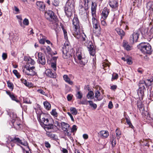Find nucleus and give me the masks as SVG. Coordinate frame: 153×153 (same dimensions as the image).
<instances>
[{
    "mask_svg": "<svg viewBox=\"0 0 153 153\" xmlns=\"http://www.w3.org/2000/svg\"><path fill=\"white\" fill-rule=\"evenodd\" d=\"M55 126H60V124L57 121H55L54 122Z\"/></svg>",
    "mask_w": 153,
    "mask_h": 153,
    "instance_id": "nucleus-63",
    "label": "nucleus"
},
{
    "mask_svg": "<svg viewBox=\"0 0 153 153\" xmlns=\"http://www.w3.org/2000/svg\"><path fill=\"white\" fill-rule=\"evenodd\" d=\"M94 93L92 91H90L88 93L87 95V97L88 99H93L94 98L93 96Z\"/></svg>",
    "mask_w": 153,
    "mask_h": 153,
    "instance_id": "nucleus-28",
    "label": "nucleus"
},
{
    "mask_svg": "<svg viewBox=\"0 0 153 153\" xmlns=\"http://www.w3.org/2000/svg\"><path fill=\"white\" fill-rule=\"evenodd\" d=\"M7 56L6 53H3L2 55V59L4 60H5L7 58Z\"/></svg>",
    "mask_w": 153,
    "mask_h": 153,
    "instance_id": "nucleus-59",
    "label": "nucleus"
},
{
    "mask_svg": "<svg viewBox=\"0 0 153 153\" xmlns=\"http://www.w3.org/2000/svg\"><path fill=\"white\" fill-rule=\"evenodd\" d=\"M35 63V62L31 58H30L28 59L27 63L25 66H27L29 67L30 66V67H35L34 66V65Z\"/></svg>",
    "mask_w": 153,
    "mask_h": 153,
    "instance_id": "nucleus-23",
    "label": "nucleus"
},
{
    "mask_svg": "<svg viewBox=\"0 0 153 153\" xmlns=\"http://www.w3.org/2000/svg\"><path fill=\"white\" fill-rule=\"evenodd\" d=\"M7 84L8 85V87L10 88V89H13V84L10 82V81H8L7 82Z\"/></svg>",
    "mask_w": 153,
    "mask_h": 153,
    "instance_id": "nucleus-50",
    "label": "nucleus"
},
{
    "mask_svg": "<svg viewBox=\"0 0 153 153\" xmlns=\"http://www.w3.org/2000/svg\"><path fill=\"white\" fill-rule=\"evenodd\" d=\"M59 1L58 0H54L53 2V4L56 6H57L59 5Z\"/></svg>",
    "mask_w": 153,
    "mask_h": 153,
    "instance_id": "nucleus-44",
    "label": "nucleus"
},
{
    "mask_svg": "<svg viewBox=\"0 0 153 153\" xmlns=\"http://www.w3.org/2000/svg\"><path fill=\"white\" fill-rule=\"evenodd\" d=\"M63 78L65 81L69 84L70 85H72L73 84V82L70 79L67 75H64Z\"/></svg>",
    "mask_w": 153,
    "mask_h": 153,
    "instance_id": "nucleus-24",
    "label": "nucleus"
},
{
    "mask_svg": "<svg viewBox=\"0 0 153 153\" xmlns=\"http://www.w3.org/2000/svg\"><path fill=\"white\" fill-rule=\"evenodd\" d=\"M6 93L9 95L12 100L15 101L18 103L19 102V100L17 99V97L13 93L9 91H7Z\"/></svg>",
    "mask_w": 153,
    "mask_h": 153,
    "instance_id": "nucleus-21",
    "label": "nucleus"
},
{
    "mask_svg": "<svg viewBox=\"0 0 153 153\" xmlns=\"http://www.w3.org/2000/svg\"><path fill=\"white\" fill-rule=\"evenodd\" d=\"M23 25L26 26L28 25L29 24L28 20L26 18H25L23 20Z\"/></svg>",
    "mask_w": 153,
    "mask_h": 153,
    "instance_id": "nucleus-42",
    "label": "nucleus"
},
{
    "mask_svg": "<svg viewBox=\"0 0 153 153\" xmlns=\"http://www.w3.org/2000/svg\"><path fill=\"white\" fill-rule=\"evenodd\" d=\"M88 103L89 105L91 107H92L94 109H95L97 107V105L94 103L92 101H88Z\"/></svg>",
    "mask_w": 153,
    "mask_h": 153,
    "instance_id": "nucleus-30",
    "label": "nucleus"
},
{
    "mask_svg": "<svg viewBox=\"0 0 153 153\" xmlns=\"http://www.w3.org/2000/svg\"><path fill=\"white\" fill-rule=\"evenodd\" d=\"M88 103V101H87L86 100H84L81 101L80 102V104L87 105Z\"/></svg>",
    "mask_w": 153,
    "mask_h": 153,
    "instance_id": "nucleus-51",
    "label": "nucleus"
},
{
    "mask_svg": "<svg viewBox=\"0 0 153 153\" xmlns=\"http://www.w3.org/2000/svg\"><path fill=\"white\" fill-rule=\"evenodd\" d=\"M87 48L89 50L90 54L93 56H94L95 53V51L94 46L91 42H89Z\"/></svg>",
    "mask_w": 153,
    "mask_h": 153,
    "instance_id": "nucleus-12",
    "label": "nucleus"
},
{
    "mask_svg": "<svg viewBox=\"0 0 153 153\" xmlns=\"http://www.w3.org/2000/svg\"><path fill=\"white\" fill-rule=\"evenodd\" d=\"M101 137L102 138H107L109 135L108 132L107 131L102 130L100 132Z\"/></svg>",
    "mask_w": 153,
    "mask_h": 153,
    "instance_id": "nucleus-20",
    "label": "nucleus"
},
{
    "mask_svg": "<svg viewBox=\"0 0 153 153\" xmlns=\"http://www.w3.org/2000/svg\"><path fill=\"white\" fill-rule=\"evenodd\" d=\"M25 85L29 88L33 87V85L32 83L30 82H27Z\"/></svg>",
    "mask_w": 153,
    "mask_h": 153,
    "instance_id": "nucleus-43",
    "label": "nucleus"
},
{
    "mask_svg": "<svg viewBox=\"0 0 153 153\" xmlns=\"http://www.w3.org/2000/svg\"><path fill=\"white\" fill-rule=\"evenodd\" d=\"M94 97L96 99H94L95 101H100L102 99V97L101 95L100 92L98 91H97L95 92Z\"/></svg>",
    "mask_w": 153,
    "mask_h": 153,
    "instance_id": "nucleus-19",
    "label": "nucleus"
},
{
    "mask_svg": "<svg viewBox=\"0 0 153 153\" xmlns=\"http://www.w3.org/2000/svg\"><path fill=\"white\" fill-rule=\"evenodd\" d=\"M79 63L82 65H85L87 62V60L84 58H82L81 60H79Z\"/></svg>",
    "mask_w": 153,
    "mask_h": 153,
    "instance_id": "nucleus-36",
    "label": "nucleus"
},
{
    "mask_svg": "<svg viewBox=\"0 0 153 153\" xmlns=\"http://www.w3.org/2000/svg\"><path fill=\"white\" fill-rule=\"evenodd\" d=\"M102 19V20L101 19V24L102 26L106 27L107 26V24L105 20V19Z\"/></svg>",
    "mask_w": 153,
    "mask_h": 153,
    "instance_id": "nucleus-47",
    "label": "nucleus"
},
{
    "mask_svg": "<svg viewBox=\"0 0 153 153\" xmlns=\"http://www.w3.org/2000/svg\"><path fill=\"white\" fill-rule=\"evenodd\" d=\"M96 11H91V14L92 16V18H96Z\"/></svg>",
    "mask_w": 153,
    "mask_h": 153,
    "instance_id": "nucleus-60",
    "label": "nucleus"
},
{
    "mask_svg": "<svg viewBox=\"0 0 153 153\" xmlns=\"http://www.w3.org/2000/svg\"><path fill=\"white\" fill-rule=\"evenodd\" d=\"M12 141L14 143H16L18 145H22L23 146H26L27 145V142L24 140H21L19 138L15 137Z\"/></svg>",
    "mask_w": 153,
    "mask_h": 153,
    "instance_id": "nucleus-13",
    "label": "nucleus"
},
{
    "mask_svg": "<svg viewBox=\"0 0 153 153\" xmlns=\"http://www.w3.org/2000/svg\"><path fill=\"white\" fill-rule=\"evenodd\" d=\"M71 113L74 115H76L77 113V111L75 108L71 107L70 108Z\"/></svg>",
    "mask_w": 153,
    "mask_h": 153,
    "instance_id": "nucleus-31",
    "label": "nucleus"
},
{
    "mask_svg": "<svg viewBox=\"0 0 153 153\" xmlns=\"http://www.w3.org/2000/svg\"><path fill=\"white\" fill-rule=\"evenodd\" d=\"M46 128H48V129H50L53 128V125L52 124H48L47 126H46Z\"/></svg>",
    "mask_w": 153,
    "mask_h": 153,
    "instance_id": "nucleus-56",
    "label": "nucleus"
},
{
    "mask_svg": "<svg viewBox=\"0 0 153 153\" xmlns=\"http://www.w3.org/2000/svg\"><path fill=\"white\" fill-rule=\"evenodd\" d=\"M75 2L73 0H68L67 2L65 9V14L68 17H70L74 10Z\"/></svg>",
    "mask_w": 153,
    "mask_h": 153,
    "instance_id": "nucleus-1",
    "label": "nucleus"
},
{
    "mask_svg": "<svg viewBox=\"0 0 153 153\" xmlns=\"http://www.w3.org/2000/svg\"><path fill=\"white\" fill-rule=\"evenodd\" d=\"M76 97L77 99H80L82 97V95L80 91H78L76 94Z\"/></svg>",
    "mask_w": 153,
    "mask_h": 153,
    "instance_id": "nucleus-37",
    "label": "nucleus"
},
{
    "mask_svg": "<svg viewBox=\"0 0 153 153\" xmlns=\"http://www.w3.org/2000/svg\"><path fill=\"white\" fill-rule=\"evenodd\" d=\"M123 46L127 51H128L131 49V46L128 44L126 41H124L123 42Z\"/></svg>",
    "mask_w": 153,
    "mask_h": 153,
    "instance_id": "nucleus-26",
    "label": "nucleus"
},
{
    "mask_svg": "<svg viewBox=\"0 0 153 153\" xmlns=\"http://www.w3.org/2000/svg\"><path fill=\"white\" fill-rule=\"evenodd\" d=\"M144 84L146 85V83L144 81H142V82H140L139 83L140 88L139 89V91H140V93L141 94V96H143L144 94V91L145 90Z\"/></svg>",
    "mask_w": 153,
    "mask_h": 153,
    "instance_id": "nucleus-11",
    "label": "nucleus"
},
{
    "mask_svg": "<svg viewBox=\"0 0 153 153\" xmlns=\"http://www.w3.org/2000/svg\"><path fill=\"white\" fill-rule=\"evenodd\" d=\"M96 6L93 5V3L92 2V6L91 7V11H96Z\"/></svg>",
    "mask_w": 153,
    "mask_h": 153,
    "instance_id": "nucleus-55",
    "label": "nucleus"
},
{
    "mask_svg": "<svg viewBox=\"0 0 153 153\" xmlns=\"http://www.w3.org/2000/svg\"><path fill=\"white\" fill-rule=\"evenodd\" d=\"M91 0H84V5L85 7H87L88 6V3Z\"/></svg>",
    "mask_w": 153,
    "mask_h": 153,
    "instance_id": "nucleus-54",
    "label": "nucleus"
},
{
    "mask_svg": "<svg viewBox=\"0 0 153 153\" xmlns=\"http://www.w3.org/2000/svg\"><path fill=\"white\" fill-rule=\"evenodd\" d=\"M138 47L140 51L144 54H150L152 51L151 45L147 43H141Z\"/></svg>",
    "mask_w": 153,
    "mask_h": 153,
    "instance_id": "nucleus-2",
    "label": "nucleus"
},
{
    "mask_svg": "<svg viewBox=\"0 0 153 153\" xmlns=\"http://www.w3.org/2000/svg\"><path fill=\"white\" fill-rule=\"evenodd\" d=\"M72 24L74 26L73 32L80 30L79 21L78 18L76 16L74 18L72 21Z\"/></svg>",
    "mask_w": 153,
    "mask_h": 153,
    "instance_id": "nucleus-7",
    "label": "nucleus"
},
{
    "mask_svg": "<svg viewBox=\"0 0 153 153\" xmlns=\"http://www.w3.org/2000/svg\"><path fill=\"white\" fill-rule=\"evenodd\" d=\"M67 99L68 101L71 100L72 99V97L71 95L68 94L67 97Z\"/></svg>",
    "mask_w": 153,
    "mask_h": 153,
    "instance_id": "nucleus-62",
    "label": "nucleus"
},
{
    "mask_svg": "<svg viewBox=\"0 0 153 153\" xmlns=\"http://www.w3.org/2000/svg\"><path fill=\"white\" fill-rule=\"evenodd\" d=\"M126 123L129 125V126L132 128H134V127L132 125L129 119L127 117H126Z\"/></svg>",
    "mask_w": 153,
    "mask_h": 153,
    "instance_id": "nucleus-34",
    "label": "nucleus"
},
{
    "mask_svg": "<svg viewBox=\"0 0 153 153\" xmlns=\"http://www.w3.org/2000/svg\"><path fill=\"white\" fill-rule=\"evenodd\" d=\"M48 121L49 120L48 119L46 118L45 121L44 122V124L45 125V126H47L48 125Z\"/></svg>",
    "mask_w": 153,
    "mask_h": 153,
    "instance_id": "nucleus-61",
    "label": "nucleus"
},
{
    "mask_svg": "<svg viewBox=\"0 0 153 153\" xmlns=\"http://www.w3.org/2000/svg\"><path fill=\"white\" fill-rule=\"evenodd\" d=\"M83 137L85 139H87L88 138V135L86 134L83 135Z\"/></svg>",
    "mask_w": 153,
    "mask_h": 153,
    "instance_id": "nucleus-64",
    "label": "nucleus"
},
{
    "mask_svg": "<svg viewBox=\"0 0 153 153\" xmlns=\"http://www.w3.org/2000/svg\"><path fill=\"white\" fill-rule=\"evenodd\" d=\"M37 91L38 93L43 95H45V92L42 89H40L37 90Z\"/></svg>",
    "mask_w": 153,
    "mask_h": 153,
    "instance_id": "nucleus-52",
    "label": "nucleus"
},
{
    "mask_svg": "<svg viewBox=\"0 0 153 153\" xmlns=\"http://www.w3.org/2000/svg\"><path fill=\"white\" fill-rule=\"evenodd\" d=\"M126 61L127 63L129 65H131L132 64V62L131 60V58L130 57L127 58L126 59Z\"/></svg>",
    "mask_w": 153,
    "mask_h": 153,
    "instance_id": "nucleus-45",
    "label": "nucleus"
},
{
    "mask_svg": "<svg viewBox=\"0 0 153 153\" xmlns=\"http://www.w3.org/2000/svg\"><path fill=\"white\" fill-rule=\"evenodd\" d=\"M113 105L111 101H110L109 102L108 105V107L110 109H111L113 107Z\"/></svg>",
    "mask_w": 153,
    "mask_h": 153,
    "instance_id": "nucleus-58",
    "label": "nucleus"
},
{
    "mask_svg": "<svg viewBox=\"0 0 153 153\" xmlns=\"http://www.w3.org/2000/svg\"><path fill=\"white\" fill-rule=\"evenodd\" d=\"M115 138V137L112 136L110 138V142L111 143L112 146L113 147H114L116 144Z\"/></svg>",
    "mask_w": 153,
    "mask_h": 153,
    "instance_id": "nucleus-29",
    "label": "nucleus"
},
{
    "mask_svg": "<svg viewBox=\"0 0 153 153\" xmlns=\"http://www.w3.org/2000/svg\"><path fill=\"white\" fill-rule=\"evenodd\" d=\"M38 60L39 63L42 65H45L46 63L45 56L41 52L38 53Z\"/></svg>",
    "mask_w": 153,
    "mask_h": 153,
    "instance_id": "nucleus-10",
    "label": "nucleus"
},
{
    "mask_svg": "<svg viewBox=\"0 0 153 153\" xmlns=\"http://www.w3.org/2000/svg\"><path fill=\"white\" fill-rule=\"evenodd\" d=\"M45 37H44L43 36H42V38H41V39L39 40V42L41 44H43L45 43Z\"/></svg>",
    "mask_w": 153,
    "mask_h": 153,
    "instance_id": "nucleus-40",
    "label": "nucleus"
},
{
    "mask_svg": "<svg viewBox=\"0 0 153 153\" xmlns=\"http://www.w3.org/2000/svg\"><path fill=\"white\" fill-rule=\"evenodd\" d=\"M73 35L75 37L79 39L82 43H84V42H85L86 38V35L84 33L82 34L80 33V30L73 32Z\"/></svg>",
    "mask_w": 153,
    "mask_h": 153,
    "instance_id": "nucleus-3",
    "label": "nucleus"
},
{
    "mask_svg": "<svg viewBox=\"0 0 153 153\" xmlns=\"http://www.w3.org/2000/svg\"><path fill=\"white\" fill-rule=\"evenodd\" d=\"M92 21L93 27L94 30V31L97 35L100 34V27L99 23L98 20L96 18H92Z\"/></svg>",
    "mask_w": 153,
    "mask_h": 153,
    "instance_id": "nucleus-5",
    "label": "nucleus"
},
{
    "mask_svg": "<svg viewBox=\"0 0 153 153\" xmlns=\"http://www.w3.org/2000/svg\"><path fill=\"white\" fill-rule=\"evenodd\" d=\"M61 125L62 129L65 131H67L70 127V126L68 124L64 122L61 123Z\"/></svg>",
    "mask_w": 153,
    "mask_h": 153,
    "instance_id": "nucleus-25",
    "label": "nucleus"
},
{
    "mask_svg": "<svg viewBox=\"0 0 153 153\" xmlns=\"http://www.w3.org/2000/svg\"><path fill=\"white\" fill-rule=\"evenodd\" d=\"M116 30L117 33L119 35H120L121 37L125 35V32L122 29H120L119 28H117L116 29Z\"/></svg>",
    "mask_w": 153,
    "mask_h": 153,
    "instance_id": "nucleus-27",
    "label": "nucleus"
},
{
    "mask_svg": "<svg viewBox=\"0 0 153 153\" xmlns=\"http://www.w3.org/2000/svg\"><path fill=\"white\" fill-rule=\"evenodd\" d=\"M16 17L17 18V19H18V22L19 24V25L21 27H23V25L22 23V16L20 15H17L16 16Z\"/></svg>",
    "mask_w": 153,
    "mask_h": 153,
    "instance_id": "nucleus-33",
    "label": "nucleus"
},
{
    "mask_svg": "<svg viewBox=\"0 0 153 153\" xmlns=\"http://www.w3.org/2000/svg\"><path fill=\"white\" fill-rule=\"evenodd\" d=\"M51 67L53 69L54 71H56V63H52L51 64Z\"/></svg>",
    "mask_w": 153,
    "mask_h": 153,
    "instance_id": "nucleus-48",
    "label": "nucleus"
},
{
    "mask_svg": "<svg viewBox=\"0 0 153 153\" xmlns=\"http://www.w3.org/2000/svg\"><path fill=\"white\" fill-rule=\"evenodd\" d=\"M45 108L47 110H49L50 109L51 107V105L50 104L47 102H44L43 103Z\"/></svg>",
    "mask_w": 153,
    "mask_h": 153,
    "instance_id": "nucleus-32",
    "label": "nucleus"
},
{
    "mask_svg": "<svg viewBox=\"0 0 153 153\" xmlns=\"http://www.w3.org/2000/svg\"><path fill=\"white\" fill-rule=\"evenodd\" d=\"M51 113L52 115L56 117L57 116L58 114L55 109L52 110Z\"/></svg>",
    "mask_w": 153,
    "mask_h": 153,
    "instance_id": "nucleus-41",
    "label": "nucleus"
},
{
    "mask_svg": "<svg viewBox=\"0 0 153 153\" xmlns=\"http://www.w3.org/2000/svg\"><path fill=\"white\" fill-rule=\"evenodd\" d=\"M45 73L47 76L51 78H55L56 77V73H53L50 69L46 70L45 71Z\"/></svg>",
    "mask_w": 153,
    "mask_h": 153,
    "instance_id": "nucleus-18",
    "label": "nucleus"
},
{
    "mask_svg": "<svg viewBox=\"0 0 153 153\" xmlns=\"http://www.w3.org/2000/svg\"><path fill=\"white\" fill-rule=\"evenodd\" d=\"M82 3H80L78 7L79 12L80 14L82 15L85 13L86 11V9H88V6L87 7H84L82 5Z\"/></svg>",
    "mask_w": 153,
    "mask_h": 153,
    "instance_id": "nucleus-15",
    "label": "nucleus"
},
{
    "mask_svg": "<svg viewBox=\"0 0 153 153\" xmlns=\"http://www.w3.org/2000/svg\"><path fill=\"white\" fill-rule=\"evenodd\" d=\"M146 8L148 10L150 11L153 10V1H150L148 2L146 4Z\"/></svg>",
    "mask_w": 153,
    "mask_h": 153,
    "instance_id": "nucleus-22",
    "label": "nucleus"
},
{
    "mask_svg": "<svg viewBox=\"0 0 153 153\" xmlns=\"http://www.w3.org/2000/svg\"><path fill=\"white\" fill-rule=\"evenodd\" d=\"M45 18L50 21H52L56 18L54 13L51 10H48L45 12Z\"/></svg>",
    "mask_w": 153,
    "mask_h": 153,
    "instance_id": "nucleus-6",
    "label": "nucleus"
},
{
    "mask_svg": "<svg viewBox=\"0 0 153 153\" xmlns=\"http://www.w3.org/2000/svg\"><path fill=\"white\" fill-rule=\"evenodd\" d=\"M43 49H45L46 51L48 53H50L51 51V48L49 46H47V47H45V48H44Z\"/></svg>",
    "mask_w": 153,
    "mask_h": 153,
    "instance_id": "nucleus-46",
    "label": "nucleus"
},
{
    "mask_svg": "<svg viewBox=\"0 0 153 153\" xmlns=\"http://www.w3.org/2000/svg\"><path fill=\"white\" fill-rule=\"evenodd\" d=\"M118 77V74L116 73H114L112 75V80L117 79Z\"/></svg>",
    "mask_w": 153,
    "mask_h": 153,
    "instance_id": "nucleus-39",
    "label": "nucleus"
},
{
    "mask_svg": "<svg viewBox=\"0 0 153 153\" xmlns=\"http://www.w3.org/2000/svg\"><path fill=\"white\" fill-rule=\"evenodd\" d=\"M76 55L78 57V59L79 60H81L82 58V56L81 55V53L78 52L76 53Z\"/></svg>",
    "mask_w": 153,
    "mask_h": 153,
    "instance_id": "nucleus-57",
    "label": "nucleus"
},
{
    "mask_svg": "<svg viewBox=\"0 0 153 153\" xmlns=\"http://www.w3.org/2000/svg\"><path fill=\"white\" fill-rule=\"evenodd\" d=\"M139 33L137 32H134L130 36V42L131 43L133 44L136 42L139 38Z\"/></svg>",
    "mask_w": 153,
    "mask_h": 153,
    "instance_id": "nucleus-9",
    "label": "nucleus"
},
{
    "mask_svg": "<svg viewBox=\"0 0 153 153\" xmlns=\"http://www.w3.org/2000/svg\"><path fill=\"white\" fill-rule=\"evenodd\" d=\"M102 68L104 69L105 70V67H108L109 68V65L108 63H106L105 62L103 63H102Z\"/></svg>",
    "mask_w": 153,
    "mask_h": 153,
    "instance_id": "nucleus-49",
    "label": "nucleus"
},
{
    "mask_svg": "<svg viewBox=\"0 0 153 153\" xmlns=\"http://www.w3.org/2000/svg\"><path fill=\"white\" fill-rule=\"evenodd\" d=\"M13 73L18 78H19L20 77L21 75L19 74V73L18 72L17 70H13Z\"/></svg>",
    "mask_w": 153,
    "mask_h": 153,
    "instance_id": "nucleus-38",
    "label": "nucleus"
},
{
    "mask_svg": "<svg viewBox=\"0 0 153 153\" xmlns=\"http://www.w3.org/2000/svg\"><path fill=\"white\" fill-rule=\"evenodd\" d=\"M37 8L41 11H43L45 10V5L42 1H38L36 3Z\"/></svg>",
    "mask_w": 153,
    "mask_h": 153,
    "instance_id": "nucleus-14",
    "label": "nucleus"
},
{
    "mask_svg": "<svg viewBox=\"0 0 153 153\" xmlns=\"http://www.w3.org/2000/svg\"><path fill=\"white\" fill-rule=\"evenodd\" d=\"M77 130L76 126L74 125L73 126L72 129H71V131L72 132H74L76 131Z\"/></svg>",
    "mask_w": 153,
    "mask_h": 153,
    "instance_id": "nucleus-53",
    "label": "nucleus"
},
{
    "mask_svg": "<svg viewBox=\"0 0 153 153\" xmlns=\"http://www.w3.org/2000/svg\"><path fill=\"white\" fill-rule=\"evenodd\" d=\"M116 133L117 139H119L120 137V136L121 135V132L118 129H117L116 130Z\"/></svg>",
    "mask_w": 153,
    "mask_h": 153,
    "instance_id": "nucleus-35",
    "label": "nucleus"
},
{
    "mask_svg": "<svg viewBox=\"0 0 153 153\" xmlns=\"http://www.w3.org/2000/svg\"><path fill=\"white\" fill-rule=\"evenodd\" d=\"M62 53V56L64 59H67L70 57L71 54L69 52L68 46H65L63 48Z\"/></svg>",
    "mask_w": 153,
    "mask_h": 153,
    "instance_id": "nucleus-8",
    "label": "nucleus"
},
{
    "mask_svg": "<svg viewBox=\"0 0 153 153\" xmlns=\"http://www.w3.org/2000/svg\"><path fill=\"white\" fill-rule=\"evenodd\" d=\"M109 4L111 7L114 9L117 8L118 6L117 0H110Z\"/></svg>",
    "mask_w": 153,
    "mask_h": 153,
    "instance_id": "nucleus-17",
    "label": "nucleus"
},
{
    "mask_svg": "<svg viewBox=\"0 0 153 153\" xmlns=\"http://www.w3.org/2000/svg\"><path fill=\"white\" fill-rule=\"evenodd\" d=\"M109 10L106 7H105L102 11V18L104 19H105L109 14Z\"/></svg>",
    "mask_w": 153,
    "mask_h": 153,
    "instance_id": "nucleus-16",
    "label": "nucleus"
},
{
    "mask_svg": "<svg viewBox=\"0 0 153 153\" xmlns=\"http://www.w3.org/2000/svg\"><path fill=\"white\" fill-rule=\"evenodd\" d=\"M35 69V67H30L27 66H25L23 72L27 75L33 76L36 74Z\"/></svg>",
    "mask_w": 153,
    "mask_h": 153,
    "instance_id": "nucleus-4",
    "label": "nucleus"
}]
</instances>
